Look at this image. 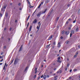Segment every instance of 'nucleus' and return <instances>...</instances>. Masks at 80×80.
I'll list each match as a JSON object with an SVG mask.
<instances>
[{
    "mask_svg": "<svg viewBox=\"0 0 80 80\" xmlns=\"http://www.w3.org/2000/svg\"><path fill=\"white\" fill-rule=\"evenodd\" d=\"M47 12V9H45V10L43 11H42L40 12H39L37 14V16L38 17H40V15H41V14H43V13H45V12Z\"/></svg>",
    "mask_w": 80,
    "mask_h": 80,
    "instance_id": "f257e3e1",
    "label": "nucleus"
},
{
    "mask_svg": "<svg viewBox=\"0 0 80 80\" xmlns=\"http://www.w3.org/2000/svg\"><path fill=\"white\" fill-rule=\"evenodd\" d=\"M6 7L5 6H4L3 7H2L1 9V11H3L5 12V9H6Z\"/></svg>",
    "mask_w": 80,
    "mask_h": 80,
    "instance_id": "f03ea898",
    "label": "nucleus"
},
{
    "mask_svg": "<svg viewBox=\"0 0 80 80\" xmlns=\"http://www.w3.org/2000/svg\"><path fill=\"white\" fill-rule=\"evenodd\" d=\"M75 32V31H74V30H72L71 31V33L70 34V37H71L72 36V35H73L74 34V32Z\"/></svg>",
    "mask_w": 80,
    "mask_h": 80,
    "instance_id": "7ed1b4c3",
    "label": "nucleus"
},
{
    "mask_svg": "<svg viewBox=\"0 0 80 80\" xmlns=\"http://www.w3.org/2000/svg\"><path fill=\"white\" fill-rule=\"evenodd\" d=\"M18 61V59L17 58H16L14 63V65H16V64L17 63Z\"/></svg>",
    "mask_w": 80,
    "mask_h": 80,
    "instance_id": "20e7f679",
    "label": "nucleus"
},
{
    "mask_svg": "<svg viewBox=\"0 0 80 80\" xmlns=\"http://www.w3.org/2000/svg\"><path fill=\"white\" fill-rule=\"evenodd\" d=\"M37 22V19H34V21L33 22V24H35V23H36Z\"/></svg>",
    "mask_w": 80,
    "mask_h": 80,
    "instance_id": "39448f33",
    "label": "nucleus"
},
{
    "mask_svg": "<svg viewBox=\"0 0 80 80\" xmlns=\"http://www.w3.org/2000/svg\"><path fill=\"white\" fill-rule=\"evenodd\" d=\"M61 47V45H60V42H58V45H57V47H58V48H60Z\"/></svg>",
    "mask_w": 80,
    "mask_h": 80,
    "instance_id": "423d86ee",
    "label": "nucleus"
},
{
    "mask_svg": "<svg viewBox=\"0 0 80 80\" xmlns=\"http://www.w3.org/2000/svg\"><path fill=\"white\" fill-rule=\"evenodd\" d=\"M65 33L66 35H68L70 33V32L69 31H66Z\"/></svg>",
    "mask_w": 80,
    "mask_h": 80,
    "instance_id": "0eeeda50",
    "label": "nucleus"
},
{
    "mask_svg": "<svg viewBox=\"0 0 80 80\" xmlns=\"http://www.w3.org/2000/svg\"><path fill=\"white\" fill-rule=\"evenodd\" d=\"M22 47H23V45H22L21 47H20L19 52H21L22 50Z\"/></svg>",
    "mask_w": 80,
    "mask_h": 80,
    "instance_id": "6e6552de",
    "label": "nucleus"
},
{
    "mask_svg": "<svg viewBox=\"0 0 80 80\" xmlns=\"http://www.w3.org/2000/svg\"><path fill=\"white\" fill-rule=\"evenodd\" d=\"M52 37H53V35H52L48 39V40H51L52 38Z\"/></svg>",
    "mask_w": 80,
    "mask_h": 80,
    "instance_id": "1a4fd4ad",
    "label": "nucleus"
},
{
    "mask_svg": "<svg viewBox=\"0 0 80 80\" xmlns=\"http://www.w3.org/2000/svg\"><path fill=\"white\" fill-rule=\"evenodd\" d=\"M32 26H30V27L29 29V32H31V30H32Z\"/></svg>",
    "mask_w": 80,
    "mask_h": 80,
    "instance_id": "9d476101",
    "label": "nucleus"
},
{
    "mask_svg": "<svg viewBox=\"0 0 80 80\" xmlns=\"http://www.w3.org/2000/svg\"><path fill=\"white\" fill-rule=\"evenodd\" d=\"M6 65H7V63H6H6H5L4 66L3 68V70H4L5 69V67L6 66Z\"/></svg>",
    "mask_w": 80,
    "mask_h": 80,
    "instance_id": "9b49d317",
    "label": "nucleus"
},
{
    "mask_svg": "<svg viewBox=\"0 0 80 80\" xmlns=\"http://www.w3.org/2000/svg\"><path fill=\"white\" fill-rule=\"evenodd\" d=\"M40 26H38L37 27V29H38V30H39V29H40Z\"/></svg>",
    "mask_w": 80,
    "mask_h": 80,
    "instance_id": "f8f14e48",
    "label": "nucleus"
},
{
    "mask_svg": "<svg viewBox=\"0 0 80 80\" xmlns=\"http://www.w3.org/2000/svg\"><path fill=\"white\" fill-rule=\"evenodd\" d=\"M5 15L6 17H8V12H6L5 13Z\"/></svg>",
    "mask_w": 80,
    "mask_h": 80,
    "instance_id": "ddd939ff",
    "label": "nucleus"
},
{
    "mask_svg": "<svg viewBox=\"0 0 80 80\" xmlns=\"http://www.w3.org/2000/svg\"><path fill=\"white\" fill-rule=\"evenodd\" d=\"M49 2H50V0H46L45 1V3H48Z\"/></svg>",
    "mask_w": 80,
    "mask_h": 80,
    "instance_id": "4468645a",
    "label": "nucleus"
},
{
    "mask_svg": "<svg viewBox=\"0 0 80 80\" xmlns=\"http://www.w3.org/2000/svg\"><path fill=\"white\" fill-rule=\"evenodd\" d=\"M42 5H43V2H42L40 4V5L41 6Z\"/></svg>",
    "mask_w": 80,
    "mask_h": 80,
    "instance_id": "2eb2a0df",
    "label": "nucleus"
},
{
    "mask_svg": "<svg viewBox=\"0 0 80 80\" xmlns=\"http://www.w3.org/2000/svg\"><path fill=\"white\" fill-rule=\"evenodd\" d=\"M30 16H28V17L27 18V21H28V19H29V18H30Z\"/></svg>",
    "mask_w": 80,
    "mask_h": 80,
    "instance_id": "dca6fc26",
    "label": "nucleus"
},
{
    "mask_svg": "<svg viewBox=\"0 0 80 80\" xmlns=\"http://www.w3.org/2000/svg\"><path fill=\"white\" fill-rule=\"evenodd\" d=\"M46 77H47V76H46V75H44L43 77L44 79H45V78H46Z\"/></svg>",
    "mask_w": 80,
    "mask_h": 80,
    "instance_id": "f3484780",
    "label": "nucleus"
},
{
    "mask_svg": "<svg viewBox=\"0 0 80 80\" xmlns=\"http://www.w3.org/2000/svg\"><path fill=\"white\" fill-rule=\"evenodd\" d=\"M58 62L59 61L60 59V57H59L58 58Z\"/></svg>",
    "mask_w": 80,
    "mask_h": 80,
    "instance_id": "a211bd4d",
    "label": "nucleus"
},
{
    "mask_svg": "<svg viewBox=\"0 0 80 80\" xmlns=\"http://www.w3.org/2000/svg\"><path fill=\"white\" fill-rule=\"evenodd\" d=\"M78 15H80V9L78 11Z\"/></svg>",
    "mask_w": 80,
    "mask_h": 80,
    "instance_id": "6ab92c4d",
    "label": "nucleus"
},
{
    "mask_svg": "<svg viewBox=\"0 0 80 80\" xmlns=\"http://www.w3.org/2000/svg\"><path fill=\"white\" fill-rule=\"evenodd\" d=\"M38 26H40L41 25V24H40V22H38Z\"/></svg>",
    "mask_w": 80,
    "mask_h": 80,
    "instance_id": "aec40b11",
    "label": "nucleus"
},
{
    "mask_svg": "<svg viewBox=\"0 0 80 80\" xmlns=\"http://www.w3.org/2000/svg\"><path fill=\"white\" fill-rule=\"evenodd\" d=\"M50 46V44H49V45H47L46 46L47 48H48Z\"/></svg>",
    "mask_w": 80,
    "mask_h": 80,
    "instance_id": "412c9836",
    "label": "nucleus"
},
{
    "mask_svg": "<svg viewBox=\"0 0 80 80\" xmlns=\"http://www.w3.org/2000/svg\"><path fill=\"white\" fill-rule=\"evenodd\" d=\"M66 43L67 44H68V43H69V41H67L66 42Z\"/></svg>",
    "mask_w": 80,
    "mask_h": 80,
    "instance_id": "4be33fe9",
    "label": "nucleus"
},
{
    "mask_svg": "<svg viewBox=\"0 0 80 80\" xmlns=\"http://www.w3.org/2000/svg\"><path fill=\"white\" fill-rule=\"evenodd\" d=\"M27 68H28V67H27L25 69V71H27Z\"/></svg>",
    "mask_w": 80,
    "mask_h": 80,
    "instance_id": "5701e85b",
    "label": "nucleus"
},
{
    "mask_svg": "<svg viewBox=\"0 0 80 80\" xmlns=\"http://www.w3.org/2000/svg\"><path fill=\"white\" fill-rule=\"evenodd\" d=\"M69 66H70V64H69V63H68L67 65V67H69Z\"/></svg>",
    "mask_w": 80,
    "mask_h": 80,
    "instance_id": "b1692460",
    "label": "nucleus"
},
{
    "mask_svg": "<svg viewBox=\"0 0 80 80\" xmlns=\"http://www.w3.org/2000/svg\"><path fill=\"white\" fill-rule=\"evenodd\" d=\"M40 7H41V5H40L39 4V5L38 6V8H40Z\"/></svg>",
    "mask_w": 80,
    "mask_h": 80,
    "instance_id": "393cba45",
    "label": "nucleus"
},
{
    "mask_svg": "<svg viewBox=\"0 0 80 80\" xmlns=\"http://www.w3.org/2000/svg\"><path fill=\"white\" fill-rule=\"evenodd\" d=\"M73 71L74 72H76V71H77V69H74Z\"/></svg>",
    "mask_w": 80,
    "mask_h": 80,
    "instance_id": "a878e982",
    "label": "nucleus"
},
{
    "mask_svg": "<svg viewBox=\"0 0 80 80\" xmlns=\"http://www.w3.org/2000/svg\"><path fill=\"white\" fill-rule=\"evenodd\" d=\"M76 22V19H75V20H74L73 22V23H75Z\"/></svg>",
    "mask_w": 80,
    "mask_h": 80,
    "instance_id": "bb28decb",
    "label": "nucleus"
},
{
    "mask_svg": "<svg viewBox=\"0 0 80 80\" xmlns=\"http://www.w3.org/2000/svg\"><path fill=\"white\" fill-rule=\"evenodd\" d=\"M77 54H75L74 56V58H75L76 57H77Z\"/></svg>",
    "mask_w": 80,
    "mask_h": 80,
    "instance_id": "cd10ccee",
    "label": "nucleus"
},
{
    "mask_svg": "<svg viewBox=\"0 0 80 80\" xmlns=\"http://www.w3.org/2000/svg\"><path fill=\"white\" fill-rule=\"evenodd\" d=\"M65 32V31H62V34H63V33H64V32Z\"/></svg>",
    "mask_w": 80,
    "mask_h": 80,
    "instance_id": "c85d7f7f",
    "label": "nucleus"
},
{
    "mask_svg": "<svg viewBox=\"0 0 80 80\" xmlns=\"http://www.w3.org/2000/svg\"><path fill=\"white\" fill-rule=\"evenodd\" d=\"M29 8H32V7H33L32 6H31V5H30L29 6Z\"/></svg>",
    "mask_w": 80,
    "mask_h": 80,
    "instance_id": "c756f323",
    "label": "nucleus"
},
{
    "mask_svg": "<svg viewBox=\"0 0 80 80\" xmlns=\"http://www.w3.org/2000/svg\"><path fill=\"white\" fill-rule=\"evenodd\" d=\"M67 69H68V68L67 67H66L65 68V70H66V71H67Z\"/></svg>",
    "mask_w": 80,
    "mask_h": 80,
    "instance_id": "7c9ffc66",
    "label": "nucleus"
},
{
    "mask_svg": "<svg viewBox=\"0 0 80 80\" xmlns=\"http://www.w3.org/2000/svg\"><path fill=\"white\" fill-rule=\"evenodd\" d=\"M3 57V56H2V57L0 56V58L2 59Z\"/></svg>",
    "mask_w": 80,
    "mask_h": 80,
    "instance_id": "2f4dec72",
    "label": "nucleus"
},
{
    "mask_svg": "<svg viewBox=\"0 0 80 80\" xmlns=\"http://www.w3.org/2000/svg\"><path fill=\"white\" fill-rule=\"evenodd\" d=\"M2 13H0V17H2Z\"/></svg>",
    "mask_w": 80,
    "mask_h": 80,
    "instance_id": "473e14b6",
    "label": "nucleus"
},
{
    "mask_svg": "<svg viewBox=\"0 0 80 80\" xmlns=\"http://www.w3.org/2000/svg\"><path fill=\"white\" fill-rule=\"evenodd\" d=\"M28 25H29V22H28V23L27 26V27H28Z\"/></svg>",
    "mask_w": 80,
    "mask_h": 80,
    "instance_id": "72a5a7b5",
    "label": "nucleus"
},
{
    "mask_svg": "<svg viewBox=\"0 0 80 80\" xmlns=\"http://www.w3.org/2000/svg\"><path fill=\"white\" fill-rule=\"evenodd\" d=\"M58 19H59V17L57 18L56 20H58Z\"/></svg>",
    "mask_w": 80,
    "mask_h": 80,
    "instance_id": "f704fd0d",
    "label": "nucleus"
},
{
    "mask_svg": "<svg viewBox=\"0 0 80 80\" xmlns=\"http://www.w3.org/2000/svg\"><path fill=\"white\" fill-rule=\"evenodd\" d=\"M13 60L12 61V62H11L10 63V65H11V64H12V63H13Z\"/></svg>",
    "mask_w": 80,
    "mask_h": 80,
    "instance_id": "c9c22d12",
    "label": "nucleus"
},
{
    "mask_svg": "<svg viewBox=\"0 0 80 80\" xmlns=\"http://www.w3.org/2000/svg\"><path fill=\"white\" fill-rule=\"evenodd\" d=\"M59 73H62V70H59Z\"/></svg>",
    "mask_w": 80,
    "mask_h": 80,
    "instance_id": "e433bc0d",
    "label": "nucleus"
},
{
    "mask_svg": "<svg viewBox=\"0 0 80 80\" xmlns=\"http://www.w3.org/2000/svg\"><path fill=\"white\" fill-rule=\"evenodd\" d=\"M76 31H78V28H77L76 29Z\"/></svg>",
    "mask_w": 80,
    "mask_h": 80,
    "instance_id": "4c0bfd02",
    "label": "nucleus"
},
{
    "mask_svg": "<svg viewBox=\"0 0 80 80\" xmlns=\"http://www.w3.org/2000/svg\"><path fill=\"white\" fill-rule=\"evenodd\" d=\"M36 77H37V75H35L34 76V78H35Z\"/></svg>",
    "mask_w": 80,
    "mask_h": 80,
    "instance_id": "58836bf2",
    "label": "nucleus"
},
{
    "mask_svg": "<svg viewBox=\"0 0 80 80\" xmlns=\"http://www.w3.org/2000/svg\"><path fill=\"white\" fill-rule=\"evenodd\" d=\"M37 68H36L35 69V71H37Z\"/></svg>",
    "mask_w": 80,
    "mask_h": 80,
    "instance_id": "ea45409f",
    "label": "nucleus"
},
{
    "mask_svg": "<svg viewBox=\"0 0 80 80\" xmlns=\"http://www.w3.org/2000/svg\"><path fill=\"white\" fill-rule=\"evenodd\" d=\"M68 21L66 22V24H68Z\"/></svg>",
    "mask_w": 80,
    "mask_h": 80,
    "instance_id": "a19ab883",
    "label": "nucleus"
},
{
    "mask_svg": "<svg viewBox=\"0 0 80 80\" xmlns=\"http://www.w3.org/2000/svg\"><path fill=\"white\" fill-rule=\"evenodd\" d=\"M72 69H70L69 71L70 72H72Z\"/></svg>",
    "mask_w": 80,
    "mask_h": 80,
    "instance_id": "79ce46f5",
    "label": "nucleus"
},
{
    "mask_svg": "<svg viewBox=\"0 0 80 80\" xmlns=\"http://www.w3.org/2000/svg\"><path fill=\"white\" fill-rule=\"evenodd\" d=\"M43 75H42V76H41V78H43Z\"/></svg>",
    "mask_w": 80,
    "mask_h": 80,
    "instance_id": "37998d69",
    "label": "nucleus"
},
{
    "mask_svg": "<svg viewBox=\"0 0 80 80\" xmlns=\"http://www.w3.org/2000/svg\"><path fill=\"white\" fill-rule=\"evenodd\" d=\"M57 70V68H54V71H55V70Z\"/></svg>",
    "mask_w": 80,
    "mask_h": 80,
    "instance_id": "c03bdc74",
    "label": "nucleus"
},
{
    "mask_svg": "<svg viewBox=\"0 0 80 80\" xmlns=\"http://www.w3.org/2000/svg\"><path fill=\"white\" fill-rule=\"evenodd\" d=\"M3 52H2L1 53V55H3Z\"/></svg>",
    "mask_w": 80,
    "mask_h": 80,
    "instance_id": "a18cd8bd",
    "label": "nucleus"
},
{
    "mask_svg": "<svg viewBox=\"0 0 80 80\" xmlns=\"http://www.w3.org/2000/svg\"><path fill=\"white\" fill-rule=\"evenodd\" d=\"M55 42H54L53 43V45H55Z\"/></svg>",
    "mask_w": 80,
    "mask_h": 80,
    "instance_id": "49530a36",
    "label": "nucleus"
},
{
    "mask_svg": "<svg viewBox=\"0 0 80 80\" xmlns=\"http://www.w3.org/2000/svg\"><path fill=\"white\" fill-rule=\"evenodd\" d=\"M63 37L61 36V39H63Z\"/></svg>",
    "mask_w": 80,
    "mask_h": 80,
    "instance_id": "de8ad7c7",
    "label": "nucleus"
},
{
    "mask_svg": "<svg viewBox=\"0 0 80 80\" xmlns=\"http://www.w3.org/2000/svg\"><path fill=\"white\" fill-rule=\"evenodd\" d=\"M47 77L48 78H49V76L48 75H47Z\"/></svg>",
    "mask_w": 80,
    "mask_h": 80,
    "instance_id": "09e8293b",
    "label": "nucleus"
},
{
    "mask_svg": "<svg viewBox=\"0 0 80 80\" xmlns=\"http://www.w3.org/2000/svg\"><path fill=\"white\" fill-rule=\"evenodd\" d=\"M2 64H3V63H0V65H2Z\"/></svg>",
    "mask_w": 80,
    "mask_h": 80,
    "instance_id": "8fccbe9b",
    "label": "nucleus"
},
{
    "mask_svg": "<svg viewBox=\"0 0 80 80\" xmlns=\"http://www.w3.org/2000/svg\"><path fill=\"white\" fill-rule=\"evenodd\" d=\"M70 6V4H68V7H69Z\"/></svg>",
    "mask_w": 80,
    "mask_h": 80,
    "instance_id": "3c124183",
    "label": "nucleus"
},
{
    "mask_svg": "<svg viewBox=\"0 0 80 80\" xmlns=\"http://www.w3.org/2000/svg\"><path fill=\"white\" fill-rule=\"evenodd\" d=\"M3 48H4V49H5V48H6V46L4 47Z\"/></svg>",
    "mask_w": 80,
    "mask_h": 80,
    "instance_id": "603ef678",
    "label": "nucleus"
},
{
    "mask_svg": "<svg viewBox=\"0 0 80 80\" xmlns=\"http://www.w3.org/2000/svg\"><path fill=\"white\" fill-rule=\"evenodd\" d=\"M18 5L19 6H20V5H21V3H19V4H18Z\"/></svg>",
    "mask_w": 80,
    "mask_h": 80,
    "instance_id": "864d4df0",
    "label": "nucleus"
},
{
    "mask_svg": "<svg viewBox=\"0 0 80 80\" xmlns=\"http://www.w3.org/2000/svg\"><path fill=\"white\" fill-rule=\"evenodd\" d=\"M28 3L30 5V2H28Z\"/></svg>",
    "mask_w": 80,
    "mask_h": 80,
    "instance_id": "5fc2aeb1",
    "label": "nucleus"
},
{
    "mask_svg": "<svg viewBox=\"0 0 80 80\" xmlns=\"http://www.w3.org/2000/svg\"><path fill=\"white\" fill-rule=\"evenodd\" d=\"M68 20L69 21H70L71 20V18H69L68 19Z\"/></svg>",
    "mask_w": 80,
    "mask_h": 80,
    "instance_id": "6e6d98bb",
    "label": "nucleus"
},
{
    "mask_svg": "<svg viewBox=\"0 0 80 80\" xmlns=\"http://www.w3.org/2000/svg\"><path fill=\"white\" fill-rule=\"evenodd\" d=\"M15 22L16 23L17 22V20H16L15 21Z\"/></svg>",
    "mask_w": 80,
    "mask_h": 80,
    "instance_id": "4d7b16f0",
    "label": "nucleus"
},
{
    "mask_svg": "<svg viewBox=\"0 0 80 80\" xmlns=\"http://www.w3.org/2000/svg\"><path fill=\"white\" fill-rule=\"evenodd\" d=\"M36 11H37V9L35 10V12H34V13H35V12H36Z\"/></svg>",
    "mask_w": 80,
    "mask_h": 80,
    "instance_id": "13d9d810",
    "label": "nucleus"
},
{
    "mask_svg": "<svg viewBox=\"0 0 80 80\" xmlns=\"http://www.w3.org/2000/svg\"><path fill=\"white\" fill-rule=\"evenodd\" d=\"M6 29H7V28H5L4 29V30H6Z\"/></svg>",
    "mask_w": 80,
    "mask_h": 80,
    "instance_id": "bf43d9fd",
    "label": "nucleus"
},
{
    "mask_svg": "<svg viewBox=\"0 0 80 80\" xmlns=\"http://www.w3.org/2000/svg\"><path fill=\"white\" fill-rule=\"evenodd\" d=\"M68 29H69V30H71V28H69Z\"/></svg>",
    "mask_w": 80,
    "mask_h": 80,
    "instance_id": "052dcab7",
    "label": "nucleus"
},
{
    "mask_svg": "<svg viewBox=\"0 0 80 80\" xmlns=\"http://www.w3.org/2000/svg\"><path fill=\"white\" fill-rule=\"evenodd\" d=\"M37 72V71H35V73H36Z\"/></svg>",
    "mask_w": 80,
    "mask_h": 80,
    "instance_id": "680f3d73",
    "label": "nucleus"
},
{
    "mask_svg": "<svg viewBox=\"0 0 80 80\" xmlns=\"http://www.w3.org/2000/svg\"><path fill=\"white\" fill-rule=\"evenodd\" d=\"M59 73V71L58 70V71L57 72V73Z\"/></svg>",
    "mask_w": 80,
    "mask_h": 80,
    "instance_id": "e2e57ef3",
    "label": "nucleus"
},
{
    "mask_svg": "<svg viewBox=\"0 0 80 80\" xmlns=\"http://www.w3.org/2000/svg\"><path fill=\"white\" fill-rule=\"evenodd\" d=\"M12 30V28H11L9 29V30L10 31V30Z\"/></svg>",
    "mask_w": 80,
    "mask_h": 80,
    "instance_id": "0e129e2a",
    "label": "nucleus"
},
{
    "mask_svg": "<svg viewBox=\"0 0 80 80\" xmlns=\"http://www.w3.org/2000/svg\"><path fill=\"white\" fill-rule=\"evenodd\" d=\"M78 47L79 48H80V46H78Z\"/></svg>",
    "mask_w": 80,
    "mask_h": 80,
    "instance_id": "69168bd1",
    "label": "nucleus"
},
{
    "mask_svg": "<svg viewBox=\"0 0 80 80\" xmlns=\"http://www.w3.org/2000/svg\"><path fill=\"white\" fill-rule=\"evenodd\" d=\"M8 40L9 41H10V38H8Z\"/></svg>",
    "mask_w": 80,
    "mask_h": 80,
    "instance_id": "338daca9",
    "label": "nucleus"
},
{
    "mask_svg": "<svg viewBox=\"0 0 80 80\" xmlns=\"http://www.w3.org/2000/svg\"><path fill=\"white\" fill-rule=\"evenodd\" d=\"M20 10H22V8H20Z\"/></svg>",
    "mask_w": 80,
    "mask_h": 80,
    "instance_id": "774afa93",
    "label": "nucleus"
}]
</instances>
